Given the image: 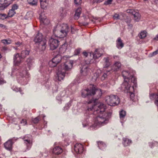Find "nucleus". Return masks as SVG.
I'll return each mask as SVG.
<instances>
[{"mask_svg":"<svg viewBox=\"0 0 158 158\" xmlns=\"http://www.w3.org/2000/svg\"><path fill=\"white\" fill-rule=\"evenodd\" d=\"M105 108L104 104L100 103L94 104L91 107H88V111H93V114L97 116L94 119V127H101L106 124L112 114V110L108 112H105Z\"/></svg>","mask_w":158,"mask_h":158,"instance_id":"f257e3e1","label":"nucleus"},{"mask_svg":"<svg viewBox=\"0 0 158 158\" xmlns=\"http://www.w3.org/2000/svg\"><path fill=\"white\" fill-rule=\"evenodd\" d=\"M70 30V28L67 24H58L53 30L54 35L56 37L63 38L66 37Z\"/></svg>","mask_w":158,"mask_h":158,"instance_id":"f03ea898","label":"nucleus"},{"mask_svg":"<svg viewBox=\"0 0 158 158\" xmlns=\"http://www.w3.org/2000/svg\"><path fill=\"white\" fill-rule=\"evenodd\" d=\"M73 61H68L62 66L59 67L56 73L57 79L59 81L63 80L65 76V72L71 69L73 66Z\"/></svg>","mask_w":158,"mask_h":158,"instance_id":"7ed1b4c3","label":"nucleus"},{"mask_svg":"<svg viewBox=\"0 0 158 158\" xmlns=\"http://www.w3.org/2000/svg\"><path fill=\"white\" fill-rule=\"evenodd\" d=\"M35 46L40 51L45 50L47 46V40L43 37L41 33H38L34 39Z\"/></svg>","mask_w":158,"mask_h":158,"instance_id":"20e7f679","label":"nucleus"},{"mask_svg":"<svg viewBox=\"0 0 158 158\" xmlns=\"http://www.w3.org/2000/svg\"><path fill=\"white\" fill-rule=\"evenodd\" d=\"M81 96L83 98L86 97L92 96L96 94L98 99L102 95V92L101 89L96 88L95 87H93L92 89H83L81 91Z\"/></svg>","mask_w":158,"mask_h":158,"instance_id":"39448f33","label":"nucleus"},{"mask_svg":"<svg viewBox=\"0 0 158 158\" xmlns=\"http://www.w3.org/2000/svg\"><path fill=\"white\" fill-rule=\"evenodd\" d=\"M121 89L126 93H129L130 96V98L132 100H133L135 95L133 93L134 88L133 86L131 87L130 84L127 82L125 81L121 85Z\"/></svg>","mask_w":158,"mask_h":158,"instance_id":"423d86ee","label":"nucleus"},{"mask_svg":"<svg viewBox=\"0 0 158 158\" xmlns=\"http://www.w3.org/2000/svg\"><path fill=\"white\" fill-rule=\"evenodd\" d=\"M105 101L108 105L112 106L117 105L119 103V99L117 96L113 94L106 97Z\"/></svg>","mask_w":158,"mask_h":158,"instance_id":"0eeeda50","label":"nucleus"},{"mask_svg":"<svg viewBox=\"0 0 158 158\" xmlns=\"http://www.w3.org/2000/svg\"><path fill=\"white\" fill-rule=\"evenodd\" d=\"M122 75L124 78V82L126 81L130 84V81L135 84L136 82V79L133 76L130 75V73L127 71H124L122 72Z\"/></svg>","mask_w":158,"mask_h":158,"instance_id":"6e6552de","label":"nucleus"},{"mask_svg":"<svg viewBox=\"0 0 158 158\" xmlns=\"http://www.w3.org/2000/svg\"><path fill=\"white\" fill-rule=\"evenodd\" d=\"M24 143L27 146V148L29 150L31 148L33 142V139L31 135L27 134L23 138Z\"/></svg>","mask_w":158,"mask_h":158,"instance_id":"1a4fd4ad","label":"nucleus"},{"mask_svg":"<svg viewBox=\"0 0 158 158\" xmlns=\"http://www.w3.org/2000/svg\"><path fill=\"white\" fill-rule=\"evenodd\" d=\"M13 75H16L17 76H19L22 77H28V72L25 70H23L21 72V70L17 69L15 67L12 69L11 76Z\"/></svg>","mask_w":158,"mask_h":158,"instance_id":"9d476101","label":"nucleus"},{"mask_svg":"<svg viewBox=\"0 0 158 158\" xmlns=\"http://www.w3.org/2000/svg\"><path fill=\"white\" fill-rule=\"evenodd\" d=\"M59 42L58 40L51 37L49 40V44L51 50H53L56 49L59 45Z\"/></svg>","mask_w":158,"mask_h":158,"instance_id":"9b49d317","label":"nucleus"},{"mask_svg":"<svg viewBox=\"0 0 158 158\" xmlns=\"http://www.w3.org/2000/svg\"><path fill=\"white\" fill-rule=\"evenodd\" d=\"M61 56L60 55H57L54 57L49 62L50 66L52 67H55L61 60Z\"/></svg>","mask_w":158,"mask_h":158,"instance_id":"f8f14e48","label":"nucleus"},{"mask_svg":"<svg viewBox=\"0 0 158 158\" xmlns=\"http://www.w3.org/2000/svg\"><path fill=\"white\" fill-rule=\"evenodd\" d=\"M13 0H0V10H3L8 6Z\"/></svg>","mask_w":158,"mask_h":158,"instance_id":"ddd939ff","label":"nucleus"},{"mask_svg":"<svg viewBox=\"0 0 158 158\" xmlns=\"http://www.w3.org/2000/svg\"><path fill=\"white\" fill-rule=\"evenodd\" d=\"M101 51V50L100 49H96L94 53H90V56H91L92 55L93 58L94 60H96L101 57L102 55V53Z\"/></svg>","mask_w":158,"mask_h":158,"instance_id":"4468645a","label":"nucleus"},{"mask_svg":"<svg viewBox=\"0 0 158 158\" xmlns=\"http://www.w3.org/2000/svg\"><path fill=\"white\" fill-rule=\"evenodd\" d=\"M18 6L16 4H14L12 7V8L9 10L7 15V17H12L14 15L16 14L15 10L18 9Z\"/></svg>","mask_w":158,"mask_h":158,"instance_id":"2eb2a0df","label":"nucleus"},{"mask_svg":"<svg viewBox=\"0 0 158 158\" xmlns=\"http://www.w3.org/2000/svg\"><path fill=\"white\" fill-rule=\"evenodd\" d=\"M83 146L80 143H77L74 146V150L77 153H81L83 151Z\"/></svg>","mask_w":158,"mask_h":158,"instance_id":"dca6fc26","label":"nucleus"},{"mask_svg":"<svg viewBox=\"0 0 158 158\" xmlns=\"http://www.w3.org/2000/svg\"><path fill=\"white\" fill-rule=\"evenodd\" d=\"M21 56H20L19 53H17L15 54L14 56L13 60L14 64L15 65L18 66L21 62Z\"/></svg>","mask_w":158,"mask_h":158,"instance_id":"f3484780","label":"nucleus"},{"mask_svg":"<svg viewBox=\"0 0 158 158\" xmlns=\"http://www.w3.org/2000/svg\"><path fill=\"white\" fill-rule=\"evenodd\" d=\"M90 69L87 67H83L81 69V73L84 77L89 76L90 74Z\"/></svg>","mask_w":158,"mask_h":158,"instance_id":"a211bd4d","label":"nucleus"},{"mask_svg":"<svg viewBox=\"0 0 158 158\" xmlns=\"http://www.w3.org/2000/svg\"><path fill=\"white\" fill-rule=\"evenodd\" d=\"M150 98L151 99H155L154 103L157 107L158 110V90L157 94H150Z\"/></svg>","mask_w":158,"mask_h":158,"instance_id":"6ab92c4d","label":"nucleus"},{"mask_svg":"<svg viewBox=\"0 0 158 158\" xmlns=\"http://www.w3.org/2000/svg\"><path fill=\"white\" fill-rule=\"evenodd\" d=\"M63 151L62 148L59 146H56L52 150V152L56 155H59Z\"/></svg>","mask_w":158,"mask_h":158,"instance_id":"aec40b11","label":"nucleus"},{"mask_svg":"<svg viewBox=\"0 0 158 158\" xmlns=\"http://www.w3.org/2000/svg\"><path fill=\"white\" fill-rule=\"evenodd\" d=\"M127 12L132 13V14L134 15V19L135 21L138 22L139 20L140 15L139 13L133 12L132 10H130L129 11L127 10Z\"/></svg>","mask_w":158,"mask_h":158,"instance_id":"412c9836","label":"nucleus"},{"mask_svg":"<svg viewBox=\"0 0 158 158\" xmlns=\"http://www.w3.org/2000/svg\"><path fill=\"white\" fill-rule=\"evenodd\" d=\"M26 63L29 68L30 69L34 64V59L32 57H29L26 60Z\"/></svg>","mask_w":158,"mask_h":158,"instance_id":"4be33fe9","label":"nucleus"},{"mask_svg":"<svg viewBox=\"0 0 158 158\" xmlns=\"http://www.w3.org/2000/svg\"><path fill=\"white\" fill-rule=\"evenodd\" d=\"M103 60L104 61L103 64V68H108L110 65V59L108 57H105Z\"/></svg>","mask_w":158,"mask_h":158,"instance_id":"5701e85b","label":"nucleus"},{"mask_svg":"<svg viewBox=\"0 0 158 158\" xmlns=\"http://www.w3.org/2000/svg\"><path fill=\"white\" fill-rule=\"evenodd\" d=\"M12 140H9L4 143V146L6 149L10 150L12 148Z\"/></svg>","mask_w":158,"mask_h":158,"instance_id":"b1692460","label":"nucleus"},{"mask_svg":"<svg viewBox=\"0 0 158 158\" xmlns=\"http://www.w3.org/2000/svg\"><path fill=\"white\" fill-rule=\"evenodd\" d=\"M124 46V44L123 43L120 38H118L116 41V46L119 49L122 48Z\"/></svg>","mask_w":158,"mask_h":158,"instance_id":"393cba45","label":"nucleus"},{"mask_svg":"<svg viewBox=\"0 0 158 158\" xmlns=\"http://www.w3.org/2000/svg\"><path fill=\"white\" fill-rule=\"evenodd\" d=\"M81 8H78L76 10L74 16L75 19H78L80 17L81 13Z\"/></svg>","mask_w":158,"mask_h":158,"instance_id":"a878e982","label":"nucleus"},{"mask_svg":"<svg viewBox=\"0 0 158 158\" xmlns=\"http://www.w3.org/2000/svg\"><path fill=\"white\" fill-rule=\"evenodd\" d=\"M123 143L124 146L129 145L131 143V140L127 138H123Z\"/></svg>","mask_w":158,"mask_h":158,"instance_id":"bb28decb","label":"nucleus"},{"mask_svg":"<svg viewBox=\"0 0 158 158\" xmlns=\"http://www.w3.org/2000/svg\"><path fill=\"white\" fill-rule=\"evenodd\" d=\"M121 64L118 62H116L113 66L111 69L112 70L115 71H118L120 68Z\"/></svg>","mask_w":158,"mask_h":158,"instance_id":"cd10ccee","label":"nucleus"},{"mask_svg":"<svg viewBox=\"0 0 158 158\" xmlns=\"http://www.w3.org/2000/svg\"><path fill=\"white\" fill-rule=\"evenodd\" d=\"M101 71L100 70H98L95 73L92 77V81H95L98 77L101 75Z\"/></svg>","mask_w":158,"mask_h":158,"instance_id":"c85d7f7f","label":"nucleus"},{"mask_svg":"<svg viewBox=\"0 0 158 158\" xmlns=\"http://www.w3.org/2000/svg\"><path fill=\"white\" fill-rule=\"evenodd\" d=\"M40 19L41 23H43L44 24L47 25L50 22L49 21L46 17H42V16H40Z\"/></svg>","mask_w":158,"mask_h":158,"instance_id":"c756f323","label":"nucleus"},{"mask_svg":"<svg viewBox=\"0 0 158 158\" xmlns=\"http://www.w3.org/2000/svg\"><path fill=\"white\" fill-rule=\"evenodd\" d=\"M29 51L25 50H23L21 52V56L22 58H24L29 55Z\"/></svg>","mask_w":158,"mask_h":158,"instance_id":"7c9ffc66","label":"nucleus"},{"mask_svg":"<svg viewBox=\"0 0 158 158\" xmlns=\"http://www.w3.org/2000/svg\"><path fill=\"white\" fill-rule=\"evenodd\" d=\"M98 147L101 149L103 150L106 146V144L102 141L97 142Z\"/></svg>","mask_w":158,"mask_h":158,"instance_id":"2f4dec72","label":"nucleus"},{"mask_svg":"<svg viewBox=\"0 0 158 158\" xmlns=\"http://www.w3.org/2000/svg\"><path fill=\"white\" fill-rule=\"evenodd\" d=\"M126 115V112L125 111L122 110L119 112L120 118L121 120H123Z\"/></svg>","mask_w":158,"mask_h":158,"instance_id":"473e14b6","label":"nucleus"},{"mask_svg":"<svg viewBox=\"0 0 158 158\" xmlns=\"http://www.w3.org/2000/svg\"><path fill=\"white\" fill-rule=\"evenodd\" d=\"M40 2L41 8L44 9H45L47 5L46 0H40Z\"/></svg>","mask_w":158,"mask_h":158,"instance_id":"72a5a7b5","label":"nucleus"},{"mask_svg":"<svg viewBox=\"0 0 158 158\" xmlns=\"http://www.w3.org/2000/svg\"><path fill=\"white\" fill-rule=\"evenodd\" d=\"M147 32L145 31H141L139 35L140 38L143 39L145 38L147 36Z\"/></svg>","mask_w":158,"mask_h":158,"instance_id":"f704fd0d","label":"nucleus"},{"mask_svg":"<svg viewBox=\"0 0 158 158\" xmlns=\"http://www.w3.org/2000/svg\"><path fill=\"white\" fill-rule=\"evenodd\" d=\"M27 1L29 4L32 6L36 5L37 2V0H27Z\"/></svg>","mask_w":158,"mask_h":158,"instance_id":"c9c22d12","label":"nucleus"},{"mask_svg":"<svg viewBox=\"0 0 158 158\" xmlns=\"http://www.w3.org/2000/svg\"><path fill=\"white\" fill-rule=\"evenodd\" d=\"M2 42L4 44H9L12 43V41L10 39H4L1 40Z\"/></svg>","mask_w":158,"mask_h":158,"instance_id":"e433bc0d","label":"nucleus"},{"mask_svg":"<svg viewBox=\"0 0 158 158\" xmlns=\"http://www.w3.org/2000/svg\"><path fill=\"white\" fill-rule=\"evenodd\" d=\"M40 119V118L38 116L35 118H32L31 120L34 123L36 124L39 122Z\"/></svg>","mask_w":158,"mask_h":158,"instance_id":"4c0bfd02","label":"nucleus"},{"mask_svg":"<svg viewBox=\"0 0 158 158\" xmlns=\"http://www.w3.org/2000/svg\"><path fill=\"white\" fill-rule=\"evenodd\" d=\"M33 16L32 13L31 12H27L26 15L25 17L26 19H31Z\"/></svg>","mask_w":158,"mask_h":158,"instance_id":"58836bf2","label":"nucleus"},{"mask_svg":"<svg viewBox=\"0 0 158 158\" xmlns=\"http://www.w3.org/2000/svg\"><path fill=\"white\" fill-rule=\"evenodd\" d=\"M12 89L14 91H16V92L19 91L21 94H23V93H22V90L19 88H18L16 86H13L12 88Z\"/></svg>","mask_w":158,"mask_h":158,"instance_id":"ea45409f","label":"nucleus"},{"mask_svg":"<svg viewBox=\"0 0 158 158\" xmlns=\"http://www.w3.org/2000/svg\"><path fill=\"white\" fill-rule=\"evenodd\" d=\"M7 18V16L6 14H0V19L4 20Z\"/></svg>","mask_w":158,"mask_h":158,"instance_id":"a19ab883","label":"nucleus"},{"mask_svg":"<svg viewBox=\"0 0 158 158\" xmlns=\"http://www.w3.org/2000/svg\"><path fill=\"white\" fill-rule=\"evenodd\" d=\"M75 4L77 5H79L81 3V0H74Z\"/></svg>","mask_w":158,"mask_h":158,"instance_id":"79ce46f5","label":"nucleus"},{"mask_svg":"<svg viewBox=\"0 0 158 158\" xmlns=\"http://www.w3.org/2000/svg\"><path fill=\"white\" fill-rule=\"evenodd\" d=\"M9 50L8 48L6 46L2 47L1 51L3 52H5Z\"/></svg>","mask_w":158,"mask_h":158,"instance_id":"37998d69","label":"nucleus"},{"mask_svg":"<svg viewBox=\"0 0 158 158\" xmlns=\"http://www.w3.org/2000/svg\"><path fill=\"white\" fill-rule=\"evenodd\" d=\"M107 77V74L105 73H104L102 76V77H101L102 80H104Z\"/></svg>","mask_w":158,"mask_h":158,"instance_id":"c03bdc74","label":"nucleus"},{"mask_svg":"<svg viewBox=\"0 0 158 158\" xmlns=\"http://www.w3.org/2000/svg\"><path fill=\"white\" fill-rule=\"evenodd\" d=\"M119 16L118 14H115L114 15L113 17L114 19H119Z\"/></svg>","mask_w":158,"mask_h":158,"instance_id":"a18cd8bd","label":"nucleus"},{"mask_svg":"<svg viewBox=\"0 0 158 158\" xmlns=\"http://www.w3.org/2000/svg\"><path fill=\"white\" fill-rule=\"evenodd\" d=\"M113 0H107L104 2V4L108 5L111 4V2Z\"/></svg>","mask_w":158,"mask_h":158,"instance_id":"49530a36","label":"nucleus"},{"mask_svg":"<svg viewBox=\"0 0 158 158\" xmlns=\"http://www.w3.org/2000/svg\"><path fill=\"white\" fill-rule=\"evenodd\" d=\"M20 123L22 124H23V125H25L27 124V122L25 119H23L21 121Z\"/></svg>","mask_w":158,"mask_h":158,"instance_id":"de8ad7c7","label":"nucleus"},{"mask_svg":"<svg viewBox=\"0 0 158 158\" xmlns=\"http://www.w3.org/2000/svg\"><path fill=\"white\" fill-rule=\"evenodd\" d=\"M80 49H77L75 51V54L76 55H78L80 52Z\"/></svg>","mask_w":158,"mask_h":158,"instance_id":"09e8293b","label":"nucleus"},{"mask_svg":"<svg viewBox=\"0 0 158 158\" xmlns=\"http://www.w3.org/2000/svg\"><path fill=\"white\" fill-rule=\"evenodd\" d=\"M158 54V49L152 52V56H154Z\"/></svg>","mask_w":158,"mask_h":158,"instance_id":"8fccbe9b","label":"nucleus"},{"mask_svg":"<svg viewBox=\"0 0 158 158\" xmlns=\"http://www.w3.org/2000/svg\"><path fill=\"white\" fill-rule=\"evenodd\" d=\"M15 44L16 45L17 47H19L22 45V43L19 42H18L16 43H15Z\"/></svg>","mask_w":158,"mask_h":158,"instance_id":"3c124183","label":"nucleus"},{"mask_svg":"<svg viewBox=\"0 0 158 158\" xmlns=\"http://www.w3.org/2000/svg\"><path fill=\"white\" fill-rule=\"evenodd\" d=\"M95 101H94V100L93 99H91L90 100H89V101L88 102H87V103L88 104H91L92 103H95Z\"/></svg>","mask_w":158,"mask_h":158,"instance_id":"603ef678","label":"nucleus"},{"mask_svg":"<svg viewBox=\"0 0 158 158\" xmlns=\"http://www.w3.org/2000/svg\"><path fill=\"white\" fill-rule=\"evenodd\" d=\"M71 32L72 34H73L74 33V32L75 31V29L73 28V27H71Z\"/></svg>","mask_w":158,"mask_h":158,"instance_id":"864d4df0","label":"nucleus"},{"mask_svg":"<svg viewBox=\"0 0 158 158\" xmlns=\"http://www.w3.org/2000/svg\"><path fill=\"white\" fill-rule=\"evenodd\" d=\"M67 105H68V106L67 107V106H66L65 107H64L65 109H67L68 108H69L70 106V103L69 102L67 104Z\"/></svg>","mask_w":158,"mask_h":158,"instance_id":"5fc2aeb1","label":"nucleus"},{"mask_svg":"<svg viewBox=\"0 0 158 158\" xmlns=\"http://www.w3.org/2000/svg\"><path fill=\"white\" fill-rule=\"evenodd\" d=\"M83 54L85 57H87L88 54L87 52H83Z\"/></svg>","mask_w":158,"mask_h":158,"instance_id":"6e6d98bb","label":"nucleus"},{"mask_svg":"<svg viewBox=\"0 0 158 158\" xmlns=\"http://www.w3.org/2000/svg\"><path fill=\"white\" fill-rule=\"evenodd\" d=\"M86 63L87 64H91L93 62L92 61V60H88L87 61H86Z\"/></svg>","mask_w":158,"mask_h":158,"instance_id":"4d7b16f0","label":"nucleus"},{"mask_svg":"<svg viewBox=\"0 0 158 158\" xmlns=\"http://www.w3.org/2000/svg\"><path fill=\"white\" fill-rule=\"evenodd\" d=\"M103 0H95V2L97 3H100L102 2Z\"/></svg>","mask_w":158,"mask_h":158,"instance_id":"13d9d810","label":"nucleus"},{"mask_svg":"<svg viewBox=\"0 0 158 158\" xmlns=\"http://www.w3.org/2000/svg\"><path fill=\"white\" fill-rule=\"evenodd\" d=\"M64 9L63 8H62L60 10V12L61 13V14H63V15H61L62 16H64V15L63 14V12L64 11Z\"/></svg>","mask_w":158,"mask_h":158,"instance_id":"bf43d9fd","label":"nucleus"},{"mask_svg":"<svg viewBox=\"0 0 158 158\" xmlns=\"http://www.w3.org/2000/svg\"><path fill=\"white\" fill-rule=\"evenodd\" d=\"M149 145L151 147V148H152L153 146V143L152 142L150 143H149Z\"/></svg>","mask_w":158,"mask_h":158,"instance_id":"052dcab7","label":"nucleus"},{"mask_svg":"<svg viewBox=\"0 0 158 158\" xmlns=\"http://www.w3.org/2000/svg\"><path fill=\"white\" fill-rule=\"evenodd\" d=\"M154 39L155 40H158V34L155 38H154Z\"/></svg>","mask_w":158,"mask_h":158,"instance_id":"680f3d73","label":"nucleus"},{"mask_svg":"<svg viewBox=\"0 0 158 158\" xmlns=\"http://www.w3.org/2000/svg\"><path fill=\"white\" fill-rule=\"evenodd\" d=\"M154 1L156 4L158 3V0H154Z\"/></svg>","mask_w":158,"mask_h":158,"instance_id":"e2e57ef3","label":"nucleus"},{"mask_svg":"<svg viewBox=\"0 0 158 158\" xmlns=\"http://www.w3.org/2000/svg\"><path fill=\"white\" fill-rule=\"evenodd\" d=\"M4 26L3 24H0V27H3Z\"/></svg>","mask_w":158,"mask_h":158,"instance_id":"0e129e2a","label":"nucleus"},{"mask_svg":"<svg viewBox=\"0 0 158 158\" xmlns=\"http://www.w3.org/2000/svg\"><path fill=\"white\" fill-rule=\"evenodd\" d=\"M18 47H17V46L16 47H14V48H15V49L17 50L18 49V48H17Z\"/></svg>","mask_w":158,"mask_h":158,"instance_id":"69168bd1","label":"nucleus"},{"mask_svg":"<svg viewBox=\"0 0 158 158\" xmlns=\"http://www.w3.org/2000/svg\"><path fill=\"white\" fill-rule=\"evenodd\" d=\"M2 57V56L1 53V52H0V59Z\"/></svg>","mask_w":158,"mask_h":158,"instance_id":"338daca9","label":"nucleus"},{"mask_svg":"<svg viewBox=\"0 0 158 158\" xmlns=\"http://www.w3.org/2000/svg\"><path fill=\"white\" fill-rule=\"evenodd\" d=\"M106 71H108V72H109L110 71H109V70H106Z\"/></svg>","mask_w":158,"mask_h":158,"instance_id":"774afa93","label":"nucleus"}]
</instances>
